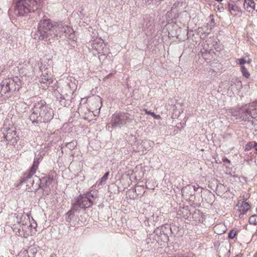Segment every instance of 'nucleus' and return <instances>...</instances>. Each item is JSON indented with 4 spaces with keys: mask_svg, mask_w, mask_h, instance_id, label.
<instances>
[{
    "mask_svg": "<svg viewBox=\"0 0 257 257\" xmlns=\"http://www.w3.org/2000/svg\"><path fill=\"white\" fill-rule=\"evenodd\" d=\"M32 225L28 220L17 221V223L14 224L12 229L16 234L21 237H27L31 233Z\"/></svg>",
    "mask_w": 257,
    "mask_h": 257,
    "instance_id": "9",
    "label": "nucleus"
},
{
    "mask_svg": "<svg viewBox=\"0 0 257 257\" xmlns=\"http://www.w3.org/2000/svg\"><path fill=\"white\" fill-rule=\"evenodd\" d=\"M250 62H251V60L250 59H249L248 60L246 61V63H247L248 64L250 63Z\"/></svg>",
    "mask_w": 257,
    "mask_h": 257,
    "instance_id": "37",
    "label": "nucleus"
},
{
    "mask_svg": "<svg viewBox=\"0 0 257 257\" xmlns=\"http://www.w3.org/2000/svg\"><path fill=\"white\" fill-rule=\"evenodd\" d=\"M56 98L59 101V103L61 105L66 107L69 105V100L67 99L64 95H63L61 93H58L56 94Z\"/></svg>",
    "mask_w": 257,
    "mask_h": 257,
    "instance_id": "19",
    "label": "nucleus"
},
{
    "mask_svg": "<svg viewBox=\"0 0 257 257\" xmlns=\"http://www.w3.org/2000/svg\"><path fill=\"white\" fill-rule=\"evenodd\" d=\"M182 195L187 197L193 196L194 194L193 192V187L191 185H187L183 187L181 190Z\"/></svg>",
    "mask_w": 257,
    "mask_h": 257,
    "instance_id": "17",
    "label": "nucleus"
},
{
    "mask_svg": "<svg viewBox=\"0 0 257 257\" xmlns=\"http://www.w3.org/2000/svg\"><path fill=\"white\" fill-rule=\"evenodd\" d=\"M180 211L182 212V217H183L185 218H187L189 217L191 215V213L188 210V206L183 207L182 210L179 211V212Z\"/></svg>",
    "mask_w": 257,
    "mask_h": 257,
    "instance_id": "22",
    "label": "nucleus"
},
{
    "mask_svg": "<svg viewBox=\"0 0 257 257\" xmlns=\"http://www.w3.org/2000/svg\"><path fill=\"white\" fill-rule=\"evenodd\" d=\"M77 143L74 141L67 143L65 144V146L69 149L70 150H73L76 146Z\"/></svg>",
    "mask_w": 257,
    "mask_h": 257,
    "instance_id": "25",
    "label": "nucleus"
},
{
    "mask_svg": "<svg viewBox=\"0 0 257 257\" xmlns=\"http://www.w3.org/2000/svg\"><path fill=\"white\" fill-rule=\"evenodd\" d=\"M254 257H257V251L254 254Z\"/></svg>",
    "mask_w": 257,
    "mask_h": 257,
    "instance_id": "40",
    "label": "nucleus"
},
{
    "mask_svg": "<svg viewBox=\"0 0 257 257\" xmlns=\"http://www.w3.org/2000/svg\"><path fill=\"white\" fill-rule=\"evenodd\" d=\"M18 78L5 79L0 83V97L8 99L13 93L20 88V82L18 83Z\"/></svg>",
    "mask_w": 257,
    "mask_h": 257,
    "instance_id": "7",
    "label": "nucleus"
},
{
    "mask_svg": "<svg viewBox=\"0 0 257 257\" xmlns=\"http://www.w3.org/2000/svg\"><path fill=\"white\" fill-rule=\"evenodd\" d=\"M235 8H237V7H234V6H233L231 9V10H235Z\"/></svg>",
    "mask_w": 257,
    "mask_h": 257,
    "instance_id": "36",
    "label": "nucleus"
},
{
    "mask_svg": "<svg viewBox=\"0 0 257 257\" xmlns=\"http://www.w3.org/2000/svg\"><path fill=\"white\" fill-rule=\"evenodd\" d=\"M238 64L241 65V66H243V65L246 63V61L243 58H240L238 59Z\"/></svg>",
    "mask_w": 257,
    "mask_h": 257,
    "instance_id": "30",
    "label": "nucleus"
},
{
    "mask_svg": "<svg viewBox=\"0 0 257 257\" xmlns=\"http://www.w3.org/2000/svg\"><path fill=\"white\" fill-rule=\"evenodd\" d=\"M253 148V143L252 141L248 142L245 146L244 151L247 152L250 151Z\"/></svg>",
    "mask_w": 257,
    "mask_h": 257,
    "instance_id": "27",
    "label": "nucleus"
},
{
    "mask_svg": "<svg viewBox=\"0 0 257 257\" xmlns=\"http://www.w3.org/2000/svg\"><path fill=\"white\" fill-rule=\"evenodd\" d=\"M250 208V205L248 202H242L240 206L239 211L241 213L239 214V217L242 218L245 214Z\"/></svg>",
    "mask_w": 257,
    "mask_h": 257,
    "instance_id": "18",
    "label": "nucleus"
},
{
    "mask_svg": "<svg viewBox=\"0 0 257 257\" xmlns=\"http://www.w3.org/2000/svg\"><path fill=\"white\" fill-rule=\"evenodd\" d=\"M94 102L96 103V106L95 107L96 110H99L101 107V99L100 97L98 96H95L94 98Z\"/></svg>",
    "mask_w": 257,
    "mask_h": 257,
    "instance_id": "23",
    "label": "nucleus"
},
{
    "mask_svg": "<svg viewBox=\"0 0 257 257\" xmlns=\"http://www.w3.org/2000/svg\"><path fill=\"white\" fill-rule=\"evenodd\" d=\"M40 82L45 83L48 82L49 84H52L53 83V79L51 76V75L48 74V72L47 70H45L44 72L43 73L42 75L41 76V78L39 80Z\"/></svg>",
    "mask_w": 257,
    "mask_h": 257,
    "instance_id": "16",
    "label": "nucleus"
},
{
    "mask_svg": "<svg viewBox=\"0 0 257 257\" xmlns=\"http://www.w3.org/2000/svg\"><path fill=\"white\" fill-rule=\"evenodd\" d=\"M109 172H106L104 175L97 182V184L98 186L102 185L105 183L106 181L108 179V177L109 176Z\"/></svg>",
    "mask_w": 257,
    "mask_h": 257,
    "instance_id": "21",
    "label": "nucleus"
},
{
    "mask_svg": "<svg viewBox=\"0 0 257 257\" xmlns=\"http://www.w3.org/2000/svg\"><path fill=\"white\" fill-rule=\"evenodd\" d=\"M97 198L96 191H90L82 195H80L76 199L79 202L82 207L84 208L90 207L93 203L95 201Z\"/></svg>",
    "mask_w": 257,
    "mask_h": 257,
    "instance_id": "11",
    "label": "nucleus"
},
{
    "mask_svg": "<svg viewBox=\"0 0 257 257\" xmlns=\"http://www.w3.org/2000/svg\"><path fill=\"white\" fill-rule=\"evenodd\" d=\"M54 111L44 100L36 102L29 118L33 124L47 123L53 118Z\"/></svg>",
    "mask_w": 257,
    "mask_h": 257,
    "instance_id": "2",
    "label": "nucleus"
},
{
    "mask_svg": "<svg viewBox=\"0 0 257 257\" xmlns=\"http://www.w3.org/2000/svg\"><path fill=\"white\" fill-rule=\"evenodd\" d=\"M80 208H84V207H82L81 203L76 199L70 210L66 214L65 219L66 221L72 223H74L76 222L78 223L79 221H77V218Z\"/></svg>",
    "mask_w": 257,
    "mask_h": 257,
    "instance_id": "10",
    "label": "nucleus"
},
{
    "mask_svg": "<svg viewBox=\"0 0 257 257\" xmlns=\"http://www.w3.org/2000/svg\"><path fill=\"white\" fill-rule=\"evenodd\" d=\"M241 71L243 76H244L245 78L249 77L250 74L247 70L246 68L244 66H241Z\"/></svg>",
    "mask_w": 257,
    "mask_h": 257,
    "instance_id": "26",
    "label": "nucleus"
},
{
    "mask_svg": "<svg viewBox=\"0 0 257 257\" xmlns=\"http://www.w3.org/2000/svg\"><path fill=\"white\" fill-rule=\"evenodd\" d=\"M247 200V198H243L242 202H246L245 201Z\"/></svg>",
    "mask_w": 257,
    "mask_h": 257,
    "instance_id": "38",
    "label": "nucleus"
},
{
    "mask_svg": "<svg viewBox=\"0 0 257 257\" xmlns=\"http://www.w3.org/2000/svg\"><path fill=\"white\" fill-rule=\"evenodd\" d=\"M236 235V232L234 231L233 230H232L230 231V232L228 233V238L230 239H233L235 237Z\"/></svg>",
    "mask_w": 257,
    "mask_h": 257,
    "instance_id": "29",
    "label": "nucleus"
},
{
    "mask_svg": "<svg viewBox=\"0 0 257 257\" xmlns=\"http://www.w3.org/2000/svg\"><path fill=\"white\" fill-rule=\"evenodd\" d=\"M250 224L256 225L257 224V215H251L248 220Z\"/></svg>",
    "mask_w": 257,
    "mask_h": 257,
    "instance_id": "24",
    "label": "nucleus"
},
{
    "mask_svg": "<svg viewBox=\"0 0 257 257\" xmlns=\"http://www.w3.org/2000/svg\"><path fill=\"white\" fill-rule=\"evenodd\" d=\"M145 111L146 114H151L155 118L159 119L160 118V116L159 115L156 114L154 112H151V111H148L147 109H145Z\"/></svg>",
    "mask_w": 257,
    "mask_h": 257,
    "instance_id": "28",
    "label": "nucleus"
},
{
    "mask_svg": "<svg viewBox=\"0 0 257 257\" xmlns=\"http://www.w3.org/2000/svg\"><path fill=\"white\" fill-rule=\"evenodd\" d=\"M67 86H69L70 88H71V90L75 89L76 88V86L75 84H72V86L71 85L70 83H68Z\"/></svg>",
    "mask_w": 257,
    "mask_h": 257,
    "instance_id": "31",
    "label": "nucleus"
},
{
    "mask_svg": "<svg viewBox=\"0 0 257 257\" xmlns=\"http://www.w3.org/2000/svg\"><path fill=\"white\" fill-rule=\"evenodd\" d=\"M23 182L32 191H37L40 188L44 189L49 186L53 181V179L49 177L39 178L35 175L24 174L22 178Z\"/></svg>",
    "mask_w": 257,
    "mask_h": 257,
    "instance_id": "5",
    "label": "nucleus"
},
{
    "mask_svg": "<svg viewBox=\"0 0 257 257\" xmlns=\"http://www.w3.org/2000/svg\"><path fill=\"white\" fill-rule=\"evenodd\" d=\"M205 44H204V48L206 49V50H212V47H209V46H208V47H205Z\"/></svg>",
    "mask_w": 257,
    "mask_h": 257,
    "instance_id": "35",
    "label": "nucleus"
},
{
    "mask_svg": "<svg viewBox=\"0 0 257 257\" xmlns=\"http://www.w3.org/2000/svg\"><path fill=\"white\" fill-rule=\"evenodd\" d=\"M234 257H241V255L237 254V255H235Z\"/></svg>",
    "mask_w": 257,
    "mask_h": 257,
    "instance_id": "39",
    "label": "nucleus"
},
{
    "mask_svg": "<svg viewBox=\"0 0 257 257\" xmlns=\"http://www.w3.org/2000/svg\"><path fill=\"white\" fill-rule=\"evenodd\" d=\"M19 133L17 132L16 128L14 127H10L7 124H4L0 130V140L1 141H5L7 144L15 145L19 140Z\"/></svg>",
    "mask_w": 257,
    "mask_h": 257,
    "instance_id": "8",
    "label": "nucleus"
},
{
    "mask_svg": "<svg viewBox=\"0 0 257 257\" xmlns=\"http://www.w3.org/2000/svg\"><path fill=\"white\" fill-rule=\"evenodd\" d=\"M134 119V116L126 112H115L110 117L109 123L106 125V128H113L127 127Z\"/></svg>",
    "mask_w": 257,
    "mask_h": 257,
    "instance_id": "6",
    "label": "nucleus"
},
{
    "mask_svg": "<svg viewBox=\"0 0 257 257\" xmlns=\"http://www.w3.org/2000/svg\"><path fill=\"white\" fill-rule=\"evenodd\" d=\"M193 187V192L194 193L195 191L197 190V189L199 188V186L197 185V186H196L195 185L192 186Z\"/></svg>",
    "mask_w": 257,
    "mask_h": 257,
    "instance_id": "33",
    "label": "nucleus"
},
{
    "mask_svg": "<svg viewBox=\"0 0 257 257\" xmlns=\"http://www.w3.org/2000/svg\"><path fill=\"white\" fill-rule=\"evenodd\" d=\"M19 73L24 76L31 77L34 74V70L32 65L27 63L19 68Z\"/></svg>",
    "mask_w": 257,
    "mask_h": 257,
    "instance_id": "12",
    "label": "nucleus"
},
{
    "mask_svg": "<svg viewBox=\"0 0 257 257\" xmlns=\"http://www.w3.org/2000/svg\"><path fill=\"white\" fill-rule=\"evenodd\" d=\"M43 0H16L14 13L19 17H25L36 11L43 4Z\"/></svg>",
    "mask_w": 257,
    "mask_h": 257,
    "instance_id": "3",
    "label": "nucleus"
},
{
    "mask_svg": "<svg viewBox=\"0 0 257 257\" xmlns=\"http://www.w3.org/2000/svg\"><path fill=\"white\" fill-rule=\"evenodd\" d=\"M252 143H253V148L256 151V154H257V143L255 141H252Z\"/></svg>",
    "mask_w": 257,
    "mask_h": 257,
    "instance_id": "32",
    "label": "nucleus"
},
{
    "mask_svg": "<svg viewBox=\"0 0 257 257\" xmlns=\"http://www.w3.org/2000/svg\"><path fill=\"white\" fill-rule=\"evenodd\" d=\"M230 113L235 119L250 121L251 119L257 117V102H253L238 109H232Z\"/></svg>",
    "mask_w": 257,
    "mask_h": 257,
    "instance_id": "4",
    "label": "nucleus"
},
{
    "mask_svg": "<svg viewBox=\"0 0 257 257\" xmlns=\"http://www.w3.org/2000/svg\"><path fill=\"white\" fill-rule=\"evenodd\" d=\"M64 30L63 31V34L66 33V37L68 39L71 40L73 44H75L77 38L74 33V30L70 27H68L66 25H64Z\"/></svg>",
    "mask_w": 257,
    "mask_h": 257,
    "instance_id": "13",
    "label": "nucleus"
},
{
    "mask_svg": "<svg viewBox=\"0 0 257 257\" xmlns=\"http://www.w3.org/2000/svg\"><path fill=\"white\" fill-rule=\"evenodd\" d=\"M256 213H257V207H256Z\"/></svg>",
    "mask_w": 257,
    "mask_h": 257,
    "instance_id": "43",
    "label": "nucleus"
},
{
    "mask_svg": "<svg viewBox=\"0 0 257 257\" xmlns=\"http://www.w3.org/2000/svg\"><path fill=\"white\" fill-rule=\"evenodd\" d=\"M64 24L51 20L46 15H43L38 25L37 35L39 39L48 41L52 39H58L63 34Z\"/></svg>",
    "mask_w": 257,
    "mask_h": 257,
    "instance_id": "1",
    "label": "nucleus"
},
{
    "mask_svg": "<svg viewBox=\"0 0 257 257\" xmlns=\"http://www.w3.org/2000/svg\"><path fill=\"white\" fill-rule=\"evenodd\" d=\"M243 5L244 6L247 5L246 9L249 12L255 10V3L253 0H244Z\"/></svg>",
    "mask_w": 257,
    "mask_h": 257,
    "instance_id": "20",
    "label": "nucleus"
},
{
    "mask_svg": "<svg viewBox=\"0 0 257 257\" xmlns=\"http://www.w3.org/2000/svg\"><path fill=\"white\" fill-rule=\"evenodd\" d=\"M216 1L218 2H222L223 0H215Z\"/></svg>",
    "mask_w": 257,
    "mask_h": 257,
    "instance_id": "41",
    "label": "nucleus"
},
{
    "mask_svg": "<svg viewBox=\"0 0 257 257\" xmlns=\"http://www.w3.org/2000/svg\"><path fill=\"white\" fill-rule=\"evenodd\" d=\"M41 160V156L40 155H38L35 156L33 164L32 166L31 167L30 170L29 172L26 173L24 174H29L30 175H34L38 168V166L40 163V161Z\"/></svg>",
    "mask_w": 257,
    "mask_h": 257,
    "instance_id": "15",
    "label": "nucleus"
},
{
    "mask_svg": "<svg viewBox=\"0 0 257 257\" xmlns=\"http://www.w3.org/2000/svg\"><path fill=\"white\" fill-rule=\"evenodd\" d=\"M223 162H227L228 163H230V161L229 159H228L227 158H224V159H223Z\"/></svg>",
    "mask_w": 257,
    "mask_h": 257,
    "instance_id": "34",
    "label": "nucleus"
},
{
    "mask_svg": "<svg viewBox=\"0 0 257 257\" xmlns=\"http://www.w3.org/2000/svg\"><path fill=\"white\" fill-rule=\"evenodd\" d=\"M93 49H95L98 53H104L103 41L100 38L96 39L91 43Z\"/></svg>",
    "mask_w": 257,
    "mask_h": 257,
    "instance_id": "14",
    "label": "nucleus"
},
{
    "mask_svg": "<svg viewBox=\"0 0 257 257\" xmlns=\"http://www.w3.org/2000/svg\"><path fill=\"white\" fill-rule=\"evenodd\" d=\"M209 40L206 41V42H209Z\"/></svg>",
    "mask_w": 257,
    "mask_h": 257,
    "instance_id": "42",
    "label": "nucleus"
}]
</instances>
